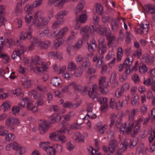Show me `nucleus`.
<instances>
[{
  "instance_id": "obj_54",
  "label": "nucleus",
  "mask_w": 155,
  "mask_h": 155,
  "mask_svg": "<svg viewBox=\"0 0 155 155\" xmlns=\"http://www.w3.org/2000/svg\"><path fill=\"white\" fill-rule=\"evenodd\" d=\"M43 0H36L32 4V7L33 8H37L41 5L43 2Z\"/></svg>"
},
{
  "instance_id": "obj_49",
  "label": "nucleus",
  "mask_w": 155,
  "mask_h": 155,
  "mask_svg": "<svg viewBox=\"0 0 155 155\" xmlns=\"http://www.w3.org/2000/svg\"><path fill=\"white\" fill-rule=\"evenodd\" d=\"M32 5L29 4H27L24 8V10L25 12L27 13H29L33 10Z\"/></svg>"
},
{
  "instance_id": "obj_47",
  "label": "nucleus",
  "mask_w": 155,
  "mask_h": 155,
  "mask_svg": "<svg viewBox=\"0 0 155 155\" xmlns=\"http://www.w3.org/2000/svg\"><path fill=\"white\" fill-rule=\"evenodd\" d=\"M7 45V44L5 40L3 37H0V52L3 51L4 46Z\"/></svg>"
},
{
  "instance_id": "obj_59",
  "label": "nucleus",
  "mask_w": 155,
  "mask_h": 155,
  "mask_svg": "<svg viewBox=\"0 0 155 155\" xmlns=\"http://www.w3.org/2000/svg\"><path fill=\"white\" fill-rule=\"evenodd\" d=\"M139 98L138 95L137 94L136 95L131 101L132 105L133 106H135L137 103L139 101Z\"/></svg>"
},
{
  "instance_id": "obj_19",
  "label": "nucleus",
  "mask_w": 155,
  "mask_h": 155,
  "mask_svg": "<svg viewBox=\"0 0 155 155\" xmlns=\"http://www.w3.org/2000/svg\"><path fill=\"white\" fill-rule=\"evenodd\" d=\"M50 32V29L48 27L45 28L44 30L39 34L41 37H43L45 36H47L49 38H52L56 34L55 31L52 32L50 35H49Z\"/></svg>"
},
{
  "instance_id": "obj_36",
  "label": "nucleus",
  "mask_w": 155,
  "mask_h": 155,
  "mask_svg": "<svg viewBox=\"0 0 155 155\" xmlns=\"http://www.w3.org/2000/svg\"><path fill=\"white\" fill-rule=\"evenodd\" d=\"M68 12L66 10H62L58 12L55 16L56 19L62 18L68 14Z\"/></svg>"
},
{
  "instance_id": "obj_41",
  "label": "nucleus",
  "mask_w": 155,
  "mask_h": 155,
  "mask_svg": "<svg viewBox=\"0 0 155 155\" xmlns=\"http://www.w3.org/2000/svg\"><path fill=\"white\" fill-rule=\"evenodd\" d=\"M61 134L67 133L68 134H71V129L69 127L64 126L61 128L59 130Z\"/></svg>"
},
{
  "instance_id": "obj_27",
  "label": "nucleus",
  "mask_w": 155,
  "mask_h": 155,
  "mask_svg": "<svg viewBox=\"0 0 155 155\" xmlns=\"http://www.w3.org/2000/svg\"><path fill=\"white\" fill-rule=\"evenodd\" d=\"M142 61L147 63H151L153 61V59L150 55L148 54H145L142 58Z\"/></svg>"
},
{
  "instance_id": "obj_60",
  "label": "nucleus",
  "mask_w": 155,
  "mask_h": 155,
  "mask_svg": "<svg viewBox=\"0 0 155 155\" xmlns=\"http://www.w3.org/2000/svg\"><path fill=\"white\" fill-rule=\"evenodd\" d=\"M140 110L141 113L143 114L147 113L148 110L147 105L144 104L141 107Z\"/></svg>"
},
{
  "instance_id": "obj_10",
  "label": "nucleus",
  "mask_w": 155,
  "mask_h": 155,
  "mask_svg": "<svg viewBox=\"0 0 155 155\" xmlns=\"http://www.w3.org/2000/svg\"><path fill=\"white\" fill-rule=\"evenodd\" d=\"M108 86V81L105 77H101L99 80V90L103 94H106L109 92L107 88Z\"/></svg>"
},
{
  "instance_id": "obj_62",
  "label": "nucleus",
  "mask_w": 155,
  "mask_h": 155,
  "mask_svg": "<svg viewBox=\"0 0 155 155\" xmlns=\"http://www.w3.org/2000/svg\"><path fill=\"white\" fill-rule=\"evenodd\" d=\"M67 138L64 135H62L61 134H60L58 141H60L61 143H64L67 141Z\"/></svg>"
},
{
  "instance_id": "obj_3",
  "label": "nucleus",
  "mask_w": 155,
  "mask_h": 155,
  "mask_svg": "<svg viewBox=\"0 0 155 155\" xmlns=\"http://www.w3.org/2000/svg\"><path fill=\"white\" fill-rule=\"evenodd\" d=\"M18 106H14L12 108V112L13 114H17L19 112V108H25L27 110H31L33 112H35L38 110L37 108L35 106V103L32 100L28 97L22 99L21 101L18 104Z\"/></svg>"
},
{
  "instance_id": "obj_51",
  "label": "nucleus",
  "mask_w": 155,
  "mask_h": 155,
  "mask_svg": "<svg viewBox=\"0 0 155 155\" xmlns=\"http://www.w3.org/2000/svg\"><path fill=\"white\" fill-rule=\"evenodd\" d=\"M63 77L65 79L69 80L72 77L73 74L69 71L64 72L62 74Z\"/></svg>"
},
{
  "instance_id": "obj_61",
  "label": "nucleus",
  "mask_w": 155,
  "mask_h": 155,
  "mask_svg": "<svg viewBox=\"0 0 155 155\" xmlns=\"http://www.w3.org/2000/svg\"><path fill=\"white\" fill-rule=\"evenodd\" d=\"M110 107L111 108L116 109L117 106V103L115 101L114 99L111 98L110 101Z\"/></svg>"
},
{
  "instance_id": "obj_4",
  "label": "nucleus",
  "mask_w": 155,
  "mask_h": 155,
  "mask_svg": "<svg viewBox=\"0 0 155 155\" xmlns=\"http://www.w3.org/2000/svg\"><path fill=\"white\" fill-rule=\"evenodd\" d=\"M95 31L101 35H108L110 33L109 30H107L104 27H101L99 25L97 24L95 26H91L89 27L86 26L83 27L81 29L80 33L84 35L85 33L88 32L93 33Z\"/></svg>"
},
{
  "instance_id": "obj_18",
  "label": "nucleus",
  "mask_w": 155,
  "mask_h": 155,
  "mask_svg": "<svg viewBox=\"0 0 155 155\" xmlns=\"http://www.w3.org/2000/svg\"><path fill=\"white\" fill-rule=\"evenodd\" d=\"M117 143L116 140H114L111 141L108 146V150L110 152V153H107V155H112L115 151L117 147Z\"/></svg>"
},
{
  "instance_id": "obj_30",
  "label": "nucleus",
  "mask_w": 155,
  "mask_h": 155,
  "mask_svg": "<svg viewBox=\"0 0 155 155\" xmlns=\"http://www.w3.org/2000/svg\"><path fill=\"white\" fill-rule=\"evenodd\" d=\"M64 23V20L62 19L54 21L52 25L51 28L53 29H56L58 28L60 25Z\"/></svg>"
},
{
  "instance_id": "obj_31",
  "label": "nucleus",
  "mask_w": 155,
  "mask_h": 155,
  "mask_svg": "<svg viewBox=\"0 0 155 155\" xmlns=\"http://www.w3.org/2000/svg\"><path fill=\"white\" fill-rule=\"evenodd\" d=\"M147 98L149 100L152 99V104L155 105V95H153V92L150 90H148L147 92Z\"/></svg>"
},
{
  "instance_id": "obj_20",
  "label": "nucleus",
  "mask_w": 155,
  "mask_h": 155,
  "mask_svg": "<svg viewBox=\"0 0 155 155\" xmlns=\"http://www.w3.org/2000/svg\"><path fill=\"white\" fill-rule=\"evenodd\" d=\"M85 4V1L84 0H80L75 10V13L78 14L83 9Z\"/></svg>"
},
{
  "instance_id": "obj_52",
  "label": "nucleus",
  "mask_w": 155,
  "mask_h": 155,
  "mask_svg": "<svg viewBox=\"0 0 155 155\" xmlns=\"http://www.w3.org/2000/svg\"><path fill=\"white\" fill-rule=\"evenodd\" d=\"M82 63V66L84 68L89 67L90 65V61L87 58H84Z\"/></svg>"
},
{
  "instance_id": "obj_29",
  "label": "nucleus",
  "mask_w": 155,
  "mask_h": 155,
  "mask_svg": "<svg viewBox=\"0 0 155 155\" xmlns=\"http://www.w3.org/2000/svg\"><path fill=\"white\" fill-rule=\"evenodd\" d=\"M48 56L50 57L58 58L61 60L62 59V54L60 52H51L48 53Z\"/></svg>"
},
{
  "instance_id": "obj_39",
  "label": "nucleus",
  "mask_w": 155,
  "mask_h": 155,
  "mask_svg": "<svg viewBox=\"0 0 155 155\" xmlns=\"http://www.w3.org/2000/svg\"><path fill=\"white\" fill-rule=\"evenodd\" d=\"M96 12L100 15H102L103 13V8L102 6L100 4H97L95 6Z\"/></svg>"
},
{
  "instance_id": "obj_24",
  "label": "nucleus",
  "mask_w": 155,
  "mask_h": 155,
  "mask_svg": "<svg viewBox=\"0 0 155 155\" xmlns=\"http://www.w3.org/2000/svg\"><path fill=\"white\" fill-rule=\"evenodd\" d=\"M22 81L23 83L22 84L23 86L26 88L30 87L32 85L33 83L32 81L26 78H23Z\"/></svg>"
},
{
  "instance_id": "obj_44",
  "label": "nucleus",
  "mask_w": 155,
  "mask_h": 155,
  "mask_svg": "<svg viewBox=\"0 0 155 155\" xmlns=\"http://www.w3.org/2000/svg\"><path fill=\"white\" fill-rule=\"evenodd\" d=\"M77 65L75 63L73 62H70L68 64V68L71 71H74L77 68Z\"/></svg>"
},
{
  "instance_id": "obj_63",
  "label": "nucleus",
  "mask_w": 155,
  "mask_h": 155,
  "mask_svg": "<svg viewBox=\"0 0 155 155\" xmlns=\"http://www.w3.org/2000/svg\"><path fill=\"white\" fill-rule=\"evenodd\" d=\"M12 144L13 149L14 150L16 151H17L18 150L21 146L16 142L12 143Z\"/></svg>"
},
{
  "instance_id": "obj_1",
  "label": "nucleus",
  "mask_w": 155,
  "mask_h": 155,
  "mask_svg": "<svg viewBox=\"0 0 155 155\" xmlns=\"http://www.w3.org/2000/svg\"><path fill=\"white\" fill-rule=\"evenodd\" d=\"M135 113V110L134 109H133L129 113L128 120L123 124H122V121L120 118V115L119 114L117 115L114 114H112L110 117V126L112 127L115 121L116 120L115 124V127L120 129L121 134H124V132H127L128 134L130 133L134 124V120Z\"/></svg>"
},
{
  "instance_id": "obj_26",
  "label": "nucleus",
  "mask_w": 155,
  "mask_h": 155,
  "mask_svg": "<svg viewBox=\"0 0 155 155\" xmlns=\"http://www.w3.org/2000/svg\"><path fill=\"white\" fill-rule=\"evenodd\" d=\"M62 82L61 79L58 77H55L52 78L51 83L53 85L56 87H58L62 84Z\"/></svg>"
},
{
  "instance_id": "obj_6",
  "label": "nucleus",
  "mask_w": 155,
  "mask_h": 155,
  "mask_svg": "<svg viewBox=\"0 0 155 155\" xmlns=\"http://www.w3.org/2000/svg\"><path fill=\"white\" fill-rule=\"evenodd\" d=\"M97 86L95 84L93 85L92 88H91L89 91V96L94 101H98L103 104H107V98L106 97H100L99 94L97 93Z\"/></svg>"
},
{
  "instance_id": "obj_56",
  "label": "nucleus",
  "mask_w": 155,
  "mask_h": 155,
  "mask_svg": "<svg viewBox=\"0 0 155 155\" xmlns=\"http://www.w3.org/2000/svg\"><path fill=\"white\" fill-rule=\"evenodd\" d=\"M88 151L89 153H91V155H100V153L98 152L97 150L94 149L91 147H90L88 149Z\"/></svg>"
},
{
  "instance_id": "obj_15",
  "label": "nucleus",
  "mask_w": 155,
  "mask_h": 155,
  "mask_svg": "<svg viewBox=\"0 0 155 155\" xmlns=\"http://www.w3.org/2000/svg\"><path fill=\"white\" fill-rule=\"evenodd\" d=\"M120 148L119 150L116 153L115 155H122V151H124L127 147L128 144V141L127 142V140L125 139H121L120 142Z\"/></svg>"
},
{
  "instance_id": "obj_2",
  "label": "nucleus",
  "mask_w": 155,
  "mask_h": 155,
  "mask_svg": "<svg viewBox=\"0 0 155 155\" xmlns=\"http://www.w3.org/2000/svg\"><path fill=\"white\" fill-rule=\"evenodd\" d=\"M53 10L49 12V16L47 17L44 16L41 12L37 11L34 14L33 17L31 14L28 13L25 17V22L28 25H35L37 28H39L48 24L51 18L54 16Z\"/></svg>"
},
{
  "instance_id": "obj_55",
  "label": "nucleus",
  "mask_w": 155,
  "mask_h": 155,
  "mask_svg": "<svg viewBox=\"0 0 155 155\" xmlns=\"http://www.w3.org/2000/svg\"><path fill=\"white\" fill-rule=\"evenodd\" d=\"M84 40L83 38H81L80 40H79L75 44L74 48L79 49L80 48L82 45L83 42Z\"/></svg>"
},
{
  "instance_id": "obj_57",
  "label": "nucleus",
  "mask_w": 155,
  "mask_h": 155,
  "mask_svg": "<svg viewBox=\"0 0 155 155\" xmlns=\"http://www.w3.org/2000/svg\"><path fill=\"white\" fill-rule=\"evenodd\" d=\"M78 21V20L76 19L73 22V27L76 30H78L81 26V22Z\"/></svg>"
},
{
  "instance_id": "obj_25",
  "label": "nucleus",
  "mask_w": 155,
  "mask_h": 155,
  "mask_svg": "<svg viewBox=\"0 0 155 155\" xmlns=\"http://www.w3.org/2000/svg\"><path fill=\"white\" fill-rule=\"evenodd\" d=\"M11 93L13 94L14 95L18 96L20 98L24 97V95L22 92V90L21 88H18L15 89L13 90L11 92Z\"/></svg>"
},
{
  "instance_id": "obj_38",
  "label": "nucleus",
  "mask_w": 155,
  "mask_h": 155,
  "mask_svg": "<svg viewBox=\"0 0 155 155\" xmlns=\"http://www.w3.org/2000/svg\"><path fill=\"white\" fill-rule=\"evenodd\" d=\"M3 51L0 52V58L2 59L4 63H6L8 62L9 57L7 54L3 53Z\"/></svg>"
},
{
  "instance_id": "obj_33",
  "label": "nucleus",
  "mask_w": 155,
  "mask_h": 155,
  "mask_svg": "<svg viewBox=\"0 0 155 155\" xmlns=\"http://www.w3.org/2000/svg\"><path fill=\"white\" fill-rule=\"evenodd\" d=\"M38 45L43 48H48L50 45L51 42L49 41H44L42 43L40 41L38 40Z\"/></svg>"
},
{
  "instance_id": "obj_46",
  "label": "nucleus",
  "mask_w": 155,
  "mask_h": 155,
  "mask_svg": "<svg viewBox=\"0 0 155 155\" xmlns=\"http://www.w3.org/2000/svg\"><path fill=\"white\" fill-rule=\"evenodd\" d=\"M78 105L73 104L71 102L67 101L63 104V106L65 108H75L77 107Z\"/></svg>"
},
{
  "instance_id": "obj_13",
  "label": "nucleus",
  "mask_w": 155,
  "mask_h": 155,
  "mask_svg": "<svg viewBox=\"0 0 155 155\" xmlns=\"http://www.w3.org/2000/svg\"><path fill=\"white\" fill-rule=\"evenodd\" d=\"M70 87L74 88L75 90L80 91L81 93H85L87 92L89 89L88 87L85 86L84 88L81 85L79 84H77L74 82L71 83L69 85Z\"/></svg>"
},
{
  "instance_id": "obj_28",
  "label": "nucleus",
  "mask_w": 155,
  "mask_h": 155,
  "mask_svg": "<svg viewBox=\"0 0 155 155\" xmlns=\"http://www.w3.org/2000/svg\"><path fill=\"white\" fill-rule=\"evenodd\" d=\"M11 105V102L9 101H6L3 102L1 105V107L3 110L4 111L8 110L10 108Z\"/></svg>"
},
{
  "instance_id": "obj_35",
  "label": "nucleus",
  "mask_w": 155,
  "mask_h": 155,
  "mask_svg": "<svg viewBox=\"0 0 155 155\" xmlns=\"http://www.w3.org/2000/svg\"><path fill=\"white\" fill-rule=\"evenodd\" d=\"M6 42L7 44L6 46L10 48L14 45H17V44L15 42L13 39L12 38H8L6 40Z\"/></svg>"
},
{
  "instance_id": "obj_21",
  "label": "nucleus",
  "mask_w": 155,
  "mask_h": 155,
  "mask_svg": "<svg viewBox=\"0 0 155 155\" xmlns=\"http://www.w3.org/2000/svg\"><path fill=\"white\" fill-rule=\"evenodd\" d=\"M73 138L77 142H84V137L78 132L75 133L73 137Z\"/></svg>"
},
{
  "instance_id": "obj_45",
  "label": "nucleus",
  "mask_w": 155,
  "mask_h": 155,
  "mask_svg": "<svg viewBox=\"0 0 155 155\" xmlns=\"http://www.w3.org/2000/svg\"><path fill=\"white\" fill-rule=\"evenodd\" d=\"M31 45L29 47V49L31 50L34 48V46H38V39L36 38H33L31 41Z\"/></svg>"
},
{
  "instance_id": "obj_58",
  "label": "nucleus",
  "mask_w": 155,
  "mask_h": 155,
  "mask_svg": "<svg viewBox=\"0 0 155 155\" xmlns=\"http://www.w3.org/2000/svg\"><path fill=\"white\" fill-rule=\"evenodd\" d=\"M123 52L121 48H119L117 53V59L118 61H120L121 60V58L123 56Z\"/></svg>"
},
{
  "instance_id": "obj_53",
  "label": "nucleus",
  "mask_w": 155,
  "mask_h": 155,
  "mask_svg": "<svg viewBox=\"0 0 155 155\" xmlns=\"http://www.w3.org/2000/svg\"><path fill=\"white\" fill-rule=\"evenodd\" d=\"M147 66L141 63L139 67L140 72L142 74L145 73L147 71Z\"/></svg>"
},
{
  "instance_id": "obj_5",
  "label": "nucleus",
  "mask_w": 155,
  "mask_h": 155,
  "mask_svg": "<svg viewBox=\"0 0 155 155\" xmlns=\"http://www.w3.org/2000/svg\"><path fill=\"white\" fill-rule=\"evenodd\" d=\"M31 61L32 64L37 65L33 69L34 72L37 74H41L49 68L48 65L45 62H41L39 57L38 56L32 58Z\"/></svg>"
},
{
  "instance_id": "obj_37",
  "label": "nucleus",
  "mask_w": 155,
  "mask_h": 155,
  "mask_svg": "<svg viewBox=\"0 0 155 155\" xmlns=\"http://www.w3.org/2000/svg\"><path fill=\"white\" fill-rule=\"evenodd\" d=\"M48 155H55L56 153V150L53 147H48L46 150Z\"/></svg>"
},
{
  "instance_id": "obj_11",
  "label": "nucleus",
  "mask_w": 155,
  "mask_h": 155,
  "mask_svg": "<svg viewBox=\"0 0 155 155\" xmlns=\"http://www.w3.org/2000/svg\"><path fill=\"white\" fill-rule=\"evenodd\" d=\"M98 52L100 54H104L107 50V45L105 39L102 37L98 40Z\"/></svg>"
},
{
  "instance_id": "obj_22",
  "label": "nucleus",
  "mask_w": 155,
  "mask_h": 155,
  "mask_svg": "<svg viewBox=\"0 0 155 155\" xmlns=\"http://www.w3.org/2000/svg\"><path fill=\"white\" fill-rule=\"evenodd\" d=\"M60 132L58 130L51 133L49 135V138L52 140L58 141L59 137Z\"/></svg>"
},
{
  "instance_id": "obj_32",
  "label": "nucleus",
  "mask_w": 155,
  "mask_h": 155,
  "mask_svg": "<svg viewBox=\"0 0 155 155\" xmlns=\"http://www.w3.org/2000/svg\"><path fill=\"white\" fill-rule=\"evenodd\" d=\"M61 119V116L57 114L52 115L49 117V120L51 121V123H52L58 122Z\"/></svg>"
},
{
  "instance_id": "obj_64",
  "label": "nucleus",
  "mask_w": 155,
  "mask_h": 155,
  "mask_svg": "<svg viewBox=\"0 0 155 155\" xmlns=\"http://www.w3.org/2000/svg\"><path fill=\"white\" fill-rule=\"evenodd\" d=\"M117 73L115 72H113L111 76L110 81L112 83L114 82L116 80Z\"/></svg>"
},
{
  "instance_id": "obj_50",
  "label": "nucleus",
  "mask_w": 155,
  "mask_h": 155,
  "mask_svg": "<svg viewBox=\"0 0 155 155\" xmlns=\"http://www.w3.org/2000/svg\"><path fill=\"white\" fill-rule=\"evenodd\" d=\"M74 71V74L75 77H79L81 76L82 73V71L81 68H77Z\"/></svg>"
},
{
  "instance_id": "obj_16",
  "label": "nucleus",
  "mask_w": 155,
  "mask_h": 155,
  "mask_svg": "<svg viewBox=\"0 0 155 155\" xmlns=\"http://www.w3.org/2000/svg\"><path fill=\"white\" fill-rule=\"evenodd\" d=\"M48 127L46 121L41 120L39 124V129L40 134H44L48 129Z\"/></svg>"
},
{
  "instance_id": "obj_9",
  "label": "nucleus",
  "mask_w": 155,
  "mask_h": 155,
  "mask_svg": "<svg viewBox=\"0 0 155 155\" xmlns=\"http://www.w3.org/2000/svg\"><path fill=\"white\" fill-rule=\"evenodd\" d=\"M5 123L9 130H13L15 128V125L19 124L20 121L17 117H11L7 119Z\"/></svg>"
},
{
  "instance_id": "obj_8",
  "label": "nucleus",
  "mask_w": 155,
  "mask_h": 155,
  "mask_svg": "<svg viewBox=\"0 0 155 155\" xmlns=\"http://www.w3.org/2000/svg\"><path fill=\"white\" fill-rule=\"evenodd\" d=\"M148 21L143 20L139 25V28L135 29V31L140 34L146 35L148 31L149 27Z\"/></svg>"
},
{
  "instance_id": "obj_48",
  "label": "nucleus",
  "mask_w": 155,
  "mask_h": 155,
  "mask_svg": "<svg viewBox=\"0 0 155 155\" xmlns=\"http://www.w3.org/2000/svg\"><path fill=\"white\" fill-rule=\"evenodd\" d=\"M144 149V145H140L137 149L136 155H143Z\"/></svg>"
},
{
  "instance_id": "obj_34",
  "label": "nucleus",
  "mask_w": 155,
  "mask_h": 155,
  "mask_svg": "<svg viewBox=\"0 0 155 155\" xmlns=\"http://www.w3.org/2000/svg\"><path fill=\"white\" fill-rule=\"evenodd\" d=\"M28 94L29 96L33 95L34 98L35 99L41 97V95L38 93L36 90H33L30 91L28 92Z\"/></svg>"
},
{
  "instance_id": "obj_12",
  "label": "nucleus",
  "mask_w": 155,
  "mask_h": 155,
  "mask_svg": "<svg viewBox=\"0 0 155 155\" xmlns=\"http://www.w3.org/2000/svg\"><path fill=\"white\" fill-rule=\"evenodd\" d=\"M133 57L130 56L127 58L124 63V65L126 68L125 73L127 74H130L132 72L131 67L133 63Z\"/></svg>"
},
{
  "instance_id": "obj_7",
  "label": "nucleus",
  "mask_w": 155,
  "mask_h": 155,
  "mask_svg": "<svg viewBox=\"0 0 155 155\" xmlns=\"http://www.w3.org/2000/svg\"><path fill=\"white\" fill-rule=\"evenodd\" d=\"M69 31V29L65 27L60 29L56 34L57 37L54 44V47L58 48L64 42V40L63 37Z\"/></svg>"
},
{
  "instance_id": "obj_23",
  "label": "nucleus",
  "mask_w": 155,
  "mask_h": 155,
  "mask_svg": "<svg viewBox=\"0 0 155 155\" xmlns=\"http://www.w3.org/2000/svg\"><path fill=\"white\" fill-rule=\"evenodd\" d=\"M144 9L147 12L153 14L155 13V5L154 4L147 5L144 7Z\"/></svg>"
},
{
  "instance_id": "obj_14",
  "label": "nucleus",
  "mask_w": 155,
  "mask_h": 155,
  "mask_svg": "<svg viewBox=\"0 0 155 155\" xmlns=\"http://www.w3.org/2000/svg\"><path fill=\"white\" fill-rule=\"evenodd\" d=\"M65 2V0H49L48 5L49 6L53 5L61 8L63 7Z\"/></svg>"
},
{
  "instance_id": "obj_42",
  "label": "nucleus",
  "mask_w": 155,
  "mask_h": 155,
  "mask_svg": "<svg viewBox=\"0 0 155 155\" xmlns=\"http://www.w3.org/2000/svg\"><path fill=\"white\" fill-rule=\"evenodd\" d=\"M50 144V142L49 141L41 142L39 143V146L40 148L43 149L45 151L46 148L49 147Z\"/></svg>"
},
{
  "instance_id": "obj_40",
  "label": "nucleus",
  "mask_w": 155,
  "mask_h": 155,
  "mask_svg": "<svg viewBox=\"0 0 155 155\" xmlns=\"http://www.w3.org/2000/svg\"><path fill=\"white\" fill-rule=\"evenodd\" d=\"M87 15L86 14H82L79 16L78 20L81 23H84L87 21Z\"/></svg>"
},
{
  "instance_id": "obj_43",
  "label": "nucleus",
  "mask_w": 155,
  "mask_h": 155,
  "mask_svg": "<svg viewBox=\"0 0 155 155\" xmlns=\"http://www.w3.org/2000/svg\"><path fill=\"white\" fill-rule=\"evenodd\" d=\"M26 151V148L25 147L21 146L18 150L16 152L15 154L16 155H22L24 154Z\"/></svg>"
},
{
  "instance_id": "obj_17",
  "label": "nucleus",
  "mask_w": 155,
  "mask_h": 155,
  "mask_svg": "<svg viewBox=\"0 0 155 155\" xmlns=\"http://www.w3.org/2000/svg\"><path fill=\"white\" fill-rule=\"evenodd\" d=\"M143 121V119L140 118L137 121L134 130L133 131L132 130L130 132L131 133L132 136L134 137L138 133L140 128V123Z\"/></svg>"
}]
</instances>
